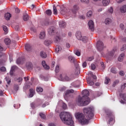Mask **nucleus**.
<instances>
[{
    "mask_svg": "<svg viewBox=\"0 0 126 126\" xmlns=\"http://www.w3.org/2000/svg\"><path fill=\"white\" fill-rule=\"evenodd\" d=\"M37 92H43V88L41 87H38L36 88Z\"/></svg>",
    "mask_w": 126,
    "mask_h": 126,
    "instance_id": "obj_45",
    "label": "nucleus"
},
{
    "mask_svg": "<svg viewBox=\"0 0 126 126\" xmlns=\"http://www.w3.org/2000/svg\"><path fill=\"white\" fill-rule=\"evenodd\" d=\"M4 42L5 45H10V43L11 42V40L9 38H5L4 40Z\"/></svg>",
    "mask_w": 126,
    "mask_h": 126,
    "instance_id": "obj_27",
    "label": "nucleus"
},
{
    "mask_svg": "<svg viewBox=\"0 0 126 126\" xmlns=\"http://www.w3.org/2000/svg\"><path fill=\"white\" fill-rule=\"evenodd\" d=\"M85 96H80L79 95L78 97L76 99V103L78 104V106H87L90 103V101L87 100L84 98Z\"/></svg>",
    "mask_w": 126,
    "mask_h": 126,
    "instance_id": "obj_4",
    "label": "nucleus"
},
{
    "mask_svg": "<svg viewBox=\"0 0 126 126\" xmlns=\"http://www.w3.org/2000/svg\"><path fill=\"white\" fill-rule=\"evenodd\" d=\"M76 37L77 40H81L82 38V35L81 34V32H76Z\"/></svg>",
    "mask_w": 126,
    "mask_h": 126,
    "instance_id": "obj_15",
    "label": "nucleus"
},
{
    "mask_svg": "<svg viewBox=\"0 0 126 126\" xmlns=\"http://www.w3.org/2000/svg\"><path fill=\"white\" fill-rule=\"evenodd\" d=\"M106 113V119H110L109 122L108 123L109 126H113L114 125V115L111 111H108Z\"/></svg>",
    "mask_w": 126,
    "mask_h": 126,
    "instance_id": "obj_6",
    "label": "nucleus"
},
{
    "mask_svg": "<svg viewBox=\"0 0 126 126\" xmlns=\"http://www.w3.org/2000/svg\"><path fill=\"white\" fill-rule=\"evenodd\" d=\"M55 30H56V28L55 27H51L48 29V32L49 35H54L55 33Z\"/></svg>",
    "mask_w": 126,
    "mask_h": 126,
    "instance_id": "obj_12",
    "label": "nucleus"
},
{
    "mask_svg": "<svg viewBox=\"0 0 126 126\" xmlns=\"http://www.w3.org/2000/svg\"><path fill=\"white\" fill-rule=\"evenodd\" d=\"M39 116L41 117V119H43V120L46 119V115H45V114H43L42 113H39Z\"/></svg>",
    "mask_w": 126,
    "mask_h": 126,
    "instance_id": "obj_43",
    "label": "nucleus"
},
{
    "mask_svg": "<svg viewBox=\"0 0 126 126\" xmlns=\"http://www.w3.org/2000/svg\"><path fill=\"white\" fill-rule=\"evenodd\" d=\"M120 75H121V76H124L125 75V72L124 71H120L119 72Z\"/></svg>",
    "mask_w": 126,
    "mask_h": 126,
    "instance_id": "obj_61",
    "label": "nucleus"
},
{
    "mask_svg": "<svg viewBox=\"0 0 126 126\" xmlns=\"http://www.w3.org/2000/svg\"><path fill=\"white\" fill-rule=\"evenodd\" d=\"M119 82H120V81H119V80H116L114 81L112 85L113 87H115L116 85H117V84H119Z\"/></svg>",
    "mask_w": 126,
    "mask_h": 126,
    "instance_id": "obj_40",
    "label": "nucleus"
},
{
    "mask_svg": "<svg viewBox=\"0 0 126 126\" xmlns=\"http://www.w3.org/2000/svg\"><path fill=\"white\" fill-rule=\"evenodd\" d=\"M110 79L109 78L106 77L105 80L104 81L105 84H109V82H110Z\"/></svg>",
    "mask_w": 126,
    "mask_h": 126,
    "instance_id": "obj_44",
    "label": "nucleus"
},
{
    "mask_svg": "<svg viewBox=\"0 0 126 126\" xmlns=\"http://www.w3.org/2000/svg\"><path fill=\"white\" fill-rule=\"evenodd\" d=\"M85 115L86 116L87 119L91 120L94 117V107H89L87 108H85L83 110Z\"/></svg>",
    "mask_w": 126,
    "mask_h": 126,
    "instance_id": "obj_3",
    "label": "nucleus"
},
{
    "mask_svg": "<svg viewBox=\"0 0 126 126\" xmlns=\"http://www.w3.org/2000/svg\"><path fill=\"white\" fill-rule=\"evenodd\" d=\"M17 68V66H16V65H13L11 67V70H13V71H15V70H16Z\"/></svg>",
    "mask_w": 126,
    "mask_h": 126,
    "instance_id": "obj_50",
    "label": "nucleus"
},
{
    "mask_svg": "<svg viewBox=\"0 0 126 126\" xmlns=\"http://www.w3.org/2000/svg\"><path fill=\"white\" fill-rule=\"evenodd\" d=\"M0 71H5L6 70V68L4 66L1 67L0 68Z\"/></svg>",
    "mask_w": 126,
    "mask_h": 126,
    "instance_id": "obj_56",
    "label": "nucleus"
},
{
    "mask_svg": "<svg viewBox=\"0 0 126 126\" xmlns=\"http://www.w3.org/2000/svg\"><path fill=\"white\" fill-rule=\"evenodd\" d=\"M16 63H17V64H19L21 63V58H18L17 60Z\"/></svg>",
    "mask_w": 126,
    "mask_h": 126,
    "instance_id": "obj_54",
    "label": "nucleus"
},
{
    "mask_svg": "<svg viewBox=\"0 0 126 126\" xmlns=\"http://www.w3.org/2000/svg\"><path fill=\"white\" fill-rule=\"evenodd\" d=\"M75 54V55L77 56L78 57H80V52L78 51H76Z\"/></svg>",
    "mask_w": 126,
    "mask_h": 126,
    "instance_id": "obj_63",
    "label": "nucleus"
},
{
    "mask_svg": "<svg viewBox=\"0 0 126 126\" xmlns=\"http://www.w3.org/2000/svg\"><path fill=\"white\" fill-rule=\"evenodd\" d=\"M96 47L98 51L99 52H101V51H103L105 48H106V46L104 45V43L101 41H98L97 42Z\"/></svg>",
    "mask_w": 126,
    "mask_h": 126,
    "instance_id": "obj_7",
    "label": "nucleus"
},
{
    "mask_svg": "<svg viewBox=\"0 0 126 126\" xmlns=\"http://www.w3.org/2000/svg\"><path fill=\"white\" fill-rule=\"evenodd\" d=\"M5 80L7 83V84H10V82H11V80L9 77H6Z\"/></svg>",
    "mask_w": 126,
    "mask_h": 126,
    "instance_id": "obj_39",
    "label": "nucleus"
},
{
    "mask_svg": "<svg viewBox=\"0 0 126 126\" xmlns=\"http://www.w3.org/2000/svg\"><path fill=\"white\" fill-rule=\"evenodd\" d=\"M59 70H60V66L58 65H57L55 68V72L56 73H58V72H59Z\"/></svg>",
    "mask_w": 126,
    "mask_h": 126,
    "instance_id": "obj_46",
    "label": "nucleus"
},
{
    "mask_svg": "<svg viewBox=\"0 0 126 126\" xmlns=\"http://www.w3.org/2000/svg\"><path fill=\"white\" fill-rule=\"evenodd\" d=\"M45 13H46V14H47V15H48V16L52 15V10H51V9L47 10L45 11Z\"/></svg>",
    "mask_w": 126,
    "mask_h": 126,
    "instance_id": "obj_33",
    "label": "nucleus"
},
{
    "mask_svg": "<svg viewBox=\"0 0 126 126\" xmlns=\"http://www.w3.org/2000/svg\"><path fill=\"white\" fill-rule=\"evenodd\" d=\"M126 87V83L124 84L123 85L121 86V88L122 90H124L125 88Z\"/></svg>",
    "mask_w": 126,
    "mask_h": 126,
    "instance_id": "obj_59",
    "label": "nucleus"
},
{
    "mask_svg": "<svg viewBox=\"0 0 126 126\" xmlns=\"http://www.w3.org/2000/svg\"><path fill=\"white\" fill-rule=\"evenodd\" d=\"M102 94H103V93H102V92H97L96 93V96H97V97H99V96H101Z\"/></svg>",
    "mask_w": 126,
    "mask_h": 126,
    "instance_id": "obj_57",
    "label": "nucleus"
},
{
    "mask_svg": "<svg viewBox=\"0 0 126 126\" xmlns=\"http://www.w3.org/2000/svg\"><path fill=\"white\" fill-rule=\"evenodd\" d=\"M59 27L60 28H64L66 26V23L63 21H60L59 22Z\"/></svg>",
    "mask_w": 126,
    "mask_h": 126,
    "instance_id": "obj_14",
    "label": "nucleus"
},
{
    "mask_svg": "<svg viewBox=\"0 0 126 126\" xmlns=\"http://www.w3.org/2000/svg\"><path fill=\"white\" fill-rule=\"evenodd\" d=\"M40 56L42 59H46L47 58V54L43 51L40 52Z\"/></svg>",
    "mask_w": 126,
    "mask_h": 126,
    "instance_id": "obj_29",
    "label": "nucleus"
},
{
    "mask_svg": "<svg viewBox=\"0 0 126 126\" xmlns=\"http://www.w3.org/2000/svg\"><path fill=\"white\" fill-rule=\"evenodd\" d=\"M120 11L121 13H126V5H124L120 7Z\"/></svg>",
    "mask_w": 126,
    "mask_h": 126,
    "instance_id": "obj_17",
    "label": "nucleus"
},
{
    "mask_svg": "<svg viewBox=\"0 0 126 126\" xmlns=\"http://www.w3.org/2000/svg\"><path fill=\"white\" fill-rule=\"evenodd\" d=\"M75 117L81 125H88L89 121L85 118L84 115L82 113H76L75 114Z\"/></svg>",
    "mask_w": 126,
    "mask_h": 126,
    "instance_id": "obj_2",
    "label": "nucleus"
},
{
    "mask_svg": "<svg viewBox=\"0 0 126 126\" xmlns=\"http://www.w3.org/2000/svg\"><path fill=\"white\" fill-rule=\"evenodd\" d=\"M60 116L63 124L67 125V126H74L73 125H74V122L72 120L70 113L67 112H61Z\"/></svg>",
    "mask_w": 126,
    "mask_h": 126,
    "instance_id": "obj_1",
    "label": "nucleus"
},
{
    "mask_svg": "<svg viewBox=\"0 0 126 126\" xmlns=\"http://www.w3.org/2000/svg\"><path fill=\"white\" fill-rule=\"evenodd\" d=\"M83 97H84V98H85L87 101H90V99H89V97H88V96H89V91L87 90H84L82 92Z\"/></svg>",
    "mask_w": 126,
    "mask_h": 126,
    "instance_id": "obj_10",
    "label": "nucleus"
},
{
    "mask_svg": "<svg viewBox=\"0 0 126 126\" xmlns=\"http://www.w3.org/2000/svg\"><path fill=\"white\" fill-rule=\"evenodd\" d=\"M91 69H92L93 70H94V69L96 68V66H95V64H92L91 65Z\"/></svg>",
    "mask_w": 126,
    "mask_h": 126,
    "instance_id": "obj_55",
    "label": "nucleus"
},
{
    "mask_svg": "<svg viewBox=\"0 0 126 126\" xmlns=\"http://www.w3.org/2000/svg\"><path fill=\"white\" fill-rule=\"evenodd\" d=\"M81 41H82L83 43H87L88 42V38L87 36H83L82 37Z\"/></svg>",
    "mask_w": 126,
    "mask_h": 126,
    "instance_id": "obj_25",
    "label": "nucleus"
},
{
    "mask_svg": "<svg viewBox=\"0 0 126 126\" xmlns=\"http://www.w3.org/2000/svg\"><path fill=\"white\" fill-rule=\"evenodd\" d=\"M101 2L102 3H97V5H98V6H102H102H108L110 3V0H102Z\"/></svg>",
    "mask_w": 126,
    "mask_h": 126,
    "instance_id": "obj_9",
    "label": "nucleus"
},
{
    "mask_svg": "<svg viewBox=\"0 0 126 126\" xmlns=\"http://www.w3.org/2000/svg\"><path fill=\"white\" fill-rule=\"evenodd\" d=\"M93 60H94V58L93 57H89L87 59V61H88V62H91L92 61H93Z\"/></svg>",
    "mask_w": 126,
    "mask_h": 126,
    "instance_id": "obj_62",
    "label": "nucleus"
},
{
    "mask_svg": "<svg viewBox=\"0 0 126 126\" xmlns=\"http://www.w3.org/2000/svg\"><path fill=\"white\" fill-rule=\"evenodd\" d=\"M82 66L84 68L87 66V63L86 62H84L82 63Z\"/></svg>",
    "mask_w": 126,
    "mask_h": 126,
    "instance_id": "obj_51",
    "label": "nucleus"
},
{
    "mask_svg": "<svg viewBox=\"0 0 126 126\" xmlns=\"http://www.w3.org/2000/svg\"><path fill=\"white\" fill-rule=\"evenodd\" d=\"M78 10H79V6L78 5V4H75L73 5L72 8L70 10V17H76V13H77Z\"/></svg>",
    "mask_w": 126,
    "mask_h": 126,
    "instance_id": "obj_5",
    "label": "nucleus"
},
{
    "mask_svg": "<svg viewBox=\"0 0 126 126\" xmlns=\"http://www.w3.org/2000/svg\"><path fill=\"white\" fill-rule=\"evenodd\" d=\"M120 97L122 98L124 101H126V94L124 93L120 94Z\"/></svg>",
    "mask_w": 126,
    "mask_h": 126,
    "instance_id": "obj_24",
    "label": "nucleus"
},
{
    "mask_svg": "<svg viewBox=\"0 0 126 126\" xmlns=\"http://www.w3.org/2000/svg\"><path fill=\"white\" fill-rule=\"evenodd\" d=\"M74 63L75 65V74L78 75L80 73V67L79 66V64L77 62H75Z\"/></svg>",
    "mask_w": 126,
    "mask_h": 126,
    "instance_id": "obj_8",
    "label": "nucleus"
},
{
    "mask_svg": "<svg viewBox=\"0 0 126 126\" xmlns=\"http://www.w3.org/2000/svg\"><path fill=\"white\" fill-rule=\"evenodd\" d=\"M0 51L1 52L2 51H5V49L2 47V45L0 44Z\"/></svg>",
    "mask_w": 126,
    "mask_h": 126,
    "instance_id": "obj_60",
    "label": "nucleus"
},
{
    "mask_svg": "<svg viewBox=\"0 0 126 126\" xmlns=\"http://www.w3.org/2000/svg\"><path fill=\"white\" fill-rule=\"evenodd\" d=\"M51 40H46L44 41V45H45V46H49L50 45V44H51Z\"/></svg>",
    "mask_w": 126,
    "mask_h": 126,
    "instance_id": "obj_35",
    "label": "nucleus"
},
{
    "mask_svg": "<svg viewBox=\"0 0 126 126\" xmlns=\"http://www.w3.org/2000/svg\"><path fill=\"white\" fill-rule=\"evenodd\" d=\"M104 23L106 25H110L112 23V19L110 18H107L105 19Z\"/></svg>",
    "mask_w": 126,
    "mask_h": 126,
    "instance_id": "obj_16",
    "label": "nucleus"
},
{
    "mask_svg": "<svg viewBox=\"0 0 126 126\" xmlns=\"http://www.w3.org/2000/svg\"><path fill=\"white\" fill-rule=\"evenodd\" d=\"M40 78H41L42 80H44V81H48V80H49L48 77H45L42 75L40 76Z\"/></svg>",
    "mask_w": 126,
    "mask_h": 126,
    "instance_id": "obj_31",
    "label": "nucleus"
},
{
    "mask_svg": "<svg viewBox=\"0 0 126 126\" xmlns=\"http://www.w3.org/2000/svg\"><path fill=\"white\" fill-rule=\"evenodd\" d=\"M89 29L92 31H94V22L90 20L88 22Z\"/></svg>",
    "mask_w": 126,
    "mask_h": 126,
    "instance_id": "obj_11",
    "label": "nucleus"
},
{
    "mask_svg": "<svg viewBox=\"0 0 126 126\" xmlns=\"http://www.w3.org/2000/svg\"><path fill=\"white\" fill-rule=\"evenodd\" d=\"M30 94H29L30 98H32L33 96H34V94H35V91L32 89H30Z\"/></svg>",
    "mask_w": 126,
    "mask_h": 126,
    "instance_id": "obj_20",
    "label": "nucleus"
},
{
    "mask_svg": "<svg viewBox=\"0 0 126 126\" xmlns=\"http://www.w3.org/2000/svg\"><path fill=\"white\" fill-rule=\"evenodd\" d=\"M53 13L54 14H55V15H56V14H58V10H57V7H56V6L55 5H53Z\"/></svg>",
    "mask_w": 126,
    "mask_h": 126,
    "instance_id": "obj_34",
    "label": "nucleus"
},
{
    "mask_svg": "<svg viewBox=\"0 0 126 126\" xmlns=\"http://www.w3.org/2000/svg\"><path fill=\"white\" fill-rule=\"evenodd\" d=\"M17 80L18 81V82H22V80H23V79L22 78L19 77L17 79Z\"/></svg>",
    "mask_w": 126,
    "mask_h": 126,
    "instance_id": "obj_64",
    "label": "nucleus"
},
{
    "mask_svg": "<svg viewBox=\"0 0 126 126\" xmlns=\"http://www.w3.org/2000/svg\"><path fill=\"white\" fill-rule=\"evenodd\" d=\"M27 67L28 69H32V67H33V65L32 63H29L27 64Z\"/></svg>",
    "mask_w": 126,
    "mask_h": 126,
    "instance_id": "obj_36",
    "label": "nucleus"
},
{
    "mask_svg": "<svg viewBox=\"0 0 126 126\" xmlns=\"http://www.w3.org/2000/svg\"><path fill=\"white\" fill-rule=\"evenodd\" d=\"M61 40H62V38H61V36H60V35H56L54 38V42L57 44L60 43L61 42Z\"/></svg>",
    "mask_w": 126,
    "mask_h": 126,
    "instance_id": "obj_13",
    "label": "nucleus"
},
{
    "mask_svg": "<svg viewBox=\"0 0 126 126\" xmlns=\"http://www.w3.org/2000/svg\"><path fill=\"white\" fill-rule=\"evenodd\" d=\"M73 92H74V91L73 90H67L65 94V96H67V95H69V94H70V93H73Z\"/></svg>",
    "mask_w": 126,
    "mask_h": 126,
    "instance_id": "obj_30",
    "label": "nucleus"
},
{
    "mask_svg": "<svg viewBox=\"0 0 126 126\" xmlns=\"http://www.w3.org/2000/svg\"><path fill=\"white\" fill-rule=\"evenodd\" d=\"M23 19L24 21H27L29 19V17L28 14H25L23 15Z\"/></svg>",
    "mask_w": 126,
    "mask_h": 126,
    "instance_id": "obj_38",
    "label": "nucleus"
},
{
    "mask_svg": "<svg viewBox=\"0 0 126 126\" xmlns=\"http://www.w3.org/2000/svg\"><path fill=\"white\" fill-rule=\"evenodd\" d=\"M14 88L15 90L17 91L18 90V89H19V86H18V85H15L14 86Z\"/></svg>",
    "mask_w": 126,
    "mask_h": 126,
    "instance_id": "obj_58",
    "label": "nucleus"
},
{
    "mask_svg": "<svg viewBox=\"0 0 126 126\" xmlns=\"http://www.w3.org/2000/svg\"><path fill=\"white\" fill-rule=\"evenodd\" d=\"M46 36V33L45 32H40L39 34V38L40 39H44Z\"/></svg>",
    "mask_w": 126,
    "mask_h": 126,
    "instance_id": "obj_23",
    "label": "nucleus"
},
{
    "mask_svg": "<svg viewBox=\"0 0 126 126\" xmlns=\"http://www.w3.org/2000/svg\"><path fill=\"white\" fill-rule=\"evenodd\" d=\"M25 50L29 52V51H30L31 50V45L30 44H27L25 46Z\"/></svg>",
    "mask_w": 126,
    "mask_h": 126,
    "instance_id": "obj_26",
    "label": "nucleus"
},
{
    "mask_svg": "<svg viewBox=\"0 0 126 126\" xmlns=\"http://www.w3.org/2000/svg\"><path fill=\"white\" fill-rule=\"evenodd\" d=\"M108 12L109 14H113V12H114V8L113 7H110L108 8Z\"/></svg>",
    "mask_w": 126,
    "mask_h": 126,
    "instance_id": "obj_32",
    "label": "nucleus"
},
{
    "mask_svg": "<svg viewBox=\"0 0 126 126\" xmlns=\"http://www.w3.org/2000/svg\"><path fill=\"white\" fill-rule=\"evenodd\" d=\"M56 53H59V52H61L62 51V47L61 46H58L55 50Z\"/></svg>",
    "mask_w": 126,
    "mask_h": 126,
    "instance_id": "obj_41",
    "label": "nucleus"
},
{
    "mask_svg": "<svg viewBox=\"0 0 126 126\" xmlns=\"http://www.w3.org/2000/svg\"><path fill=\"white\" fill-rule=\"evenodd\" d=\"M87 82L90 86H92L93 85H94V82L93 81H87Z\"/></svg>",
    "mask_w": 126,
    "mask_h": 126,
    "instance_id": "obj_48",
    "label": "nucleus"
},
{
    "mask_svg": "<svg viewBox=\"0 0 126 126\" xmlns=\"http://www.w3.org/2000/svg\"><path fill=\"white\" fill-rule=\"evenodd\" d=\"M4 17L6 20H9V19H10V17H11V14L9 13H6L5 14Z\"/></svg>",
    "mask_w": 126,
    "mask_h": 126,
    "instance_id": "obj_21",
    "label": "nucleus"
},
{
    "mask_svg": "<svg viewBox=\"0 0 126 126\" xmlns=\"http://www.w3.org/2000/svg\"><path fill=\"white\" fill-rule=\"evenodd\" d=\"M80 1L83 3H89V0H80Z\"/></svg>",
    "mask_w": 126,
    "mask_h": 126,
    "instance_id": "obj_49",
    "label": "nucleus"
},
{
    "mask_svg": "<svg viewBox=\"0 0 126 126\" xmlns=\"http://www.w3.org/2000/svg\"><path fill=\"white\" fill-rule=\"evenodd\" d=\"M110 71L112 73H117V70L116 69V68H115V67L111 68Z\"/></svg>",
    "mask_w": 126,
    "mask_h": 126,
    "instance_id": "obj_42",
    "label": "nucleus"
},
{
    "mask_svg": "<svg viewBox=\"0 0 126 126\" xmlns=\"http://www.w3.org/2000/svg\"><path fill=\"white\" fill-rule=\"evenodd\" d=\"M126 50V45L124 44L122 46V48H121V51L122 52H123V51H125Z\"/></svg>",
    "mask_w": 126,
    "mask_h": 126,
    "instance_id": "obj_47",
    "label": "nucleus"
},
{
    "mask_svg": "<svg viewBox=\"0 0 126 126\" xmlns=\"http://www.w3.org/2000/svg\"><path fill=\"white\" fill-rule=\"evenodd\" d=\"M42 66H43L44 68H45V69H50V66H49V65H47V64H46V62L45 61H42Z\"/></svg>",
    "mask_w": 126,
    "mask_h": 126,
    "instance_id": "obj_19",
    "label": "nucleus"
},
{
    "mask_svg": "<svg viewBox=\"0 0 126 126\" xmlns=\"http://www.w3.org/2000/svg\"><path fill=\"white\" fill-rule=\"evenodd\" d=\"M114 54H115V50H112L111 51L109 52L107 55V56H108V57H113Z\"/></svg>",
    "mask_w": 126,
    "mask_h": 126,
    "instance_id": "obj_28",
    "label": "nucleus"
},
{
    "mask_svg": "<svg viewBox=\"0 0 126 126\" xmlns=\"http://www.w3.org/2000/svg\"><path fill=\"white\" fill-rule=\"evenodd\" d=\"M3 30L4 31V32H7V27L5 26H2Z\"/></svg>",
    "mask_w": 126,
    "mask_h": 126,
    "instance_id": "obj_52",
    "label": "nucleus"
},
{
    "mask_svg": "<svg viewBox=\"0 0 126 126\" xmlns=\"http://www.w3.org/2000/svg\"><path fill=\"white\" fill-rule=\"evenodd\" d=\"M124 58H125V53H122L118 57V60L119 62H123V61H124Z\"/></svg>",
    "mask_w": 126,
    "mask_h": 126,
    "instance_id": "obj_18",
    "label": "nucleus"
},
{
    "mask_svg": "<svg viewBox=\"0 0 126 126\" xmlns=\"http://www.w3.org/2000/svg\"><path fill=\"white\" fill-rule=\"evenodd\" d=\"M69 62H70V63H75V59L74 58V57H72V56H69L68 58Z\"/></svg>",
    "mask_w": 126,
    "mask_h": 126,
    "instance_id": "obj_22",
    "label": "nucleus"
},
{
    "mask_svg": "<svg viewBox=\"0 0 126 126\" xmlns=\"http://www.w3.org/2000/svg\"><path fill=\"white\" fill-rule=\"evenodd\" d=\"M66 90V87H63L62 88H61L60 89V91H61V92H63V91H64L65 90Z\"/></svg>",
    "mask_w": 126,
    "mask_h": 126,
    "instance_id": "obj_53",
    "label": "nucleus"
},
{
    "mask_svg": "<svg viewBox=\"0 0 126 126\" xmlns=\"http://www.w3.org/2000/svg\"><path fill=\"white\" fill-rule=\"evenodd\" d=\"M93 14V13L92 12V11H89L87 13V16L88 17H91Z\"/></svg>",
    "mask_w": 126,
    "mask_h": 126,
    "instance_id": "obj_37",
    "label": "nucleus"
}]
</instances>
